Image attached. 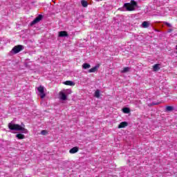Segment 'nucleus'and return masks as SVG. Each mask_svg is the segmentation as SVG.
I'll list each match as a JSON object with an SVG mask.
<instances>
[{
	"label": "nucleus",
	"mask_w": 177,
	"mask_h": 177,
	"mask_svg": "<svg viewBox=\"0 0 177 177\" xmlns=\"http://www.w3.org/2000/svg\"><path fill=\"white\" fill-rule=\"evenodd\" d=\"M136 1L132 0L131 3H126L124 4L123 8H120V10H127L128 12H132L135 10V7L137 6Z\"/></svg>",
	"instance_id": "1"
},
{
	"label": "nucleus",
	"mask_w": 177,
	"mask_h": 177,
	"mask_svg": "<svg viewBox=\"0 0 177 177\" xmlns=\"http://www.w3.org/2000/svg\"><path fill=\"white\" fill-rule=\"evenodd\" d=\"M8 128L10 131H21L22 133H27L28 132L27 129H25L19 124H13L12 122L8 124Z\"/></svg>",
	"instance_id": "2"
},
{
	"label": "nucleus",
	"mask_w": 177,
	"mask_h": 177,
	"mask_svg": "<svg viewBox=\"0 0 177 177\" xmlns=\"http://www.w3.org/2000/svg\"><path fill=\"white\" fill-rule=\"evenodd\" d=\"M23 49H24V46H22V45L15 46L10 51V53L11 55H16L19 52H21Z\"/></svg>",
	"instance_id": "3"
},
{
	"label": "nucleus",
	"mask_w": 177,
	"mask_h": 177,
	"mask_svg": "<svg viewBox=\"0 0 177 177\" xmlns=\"http://www.w3.org/2000/svg\"><path fill=\"white\" fill-rule=\"evenodd\" d=\"M44 19V16L42 15H39L31 23L30 26H35L37 23H39L41 20Z\"/></svg>",
	"instance_id": "4"
},
{
	"label": "nucleus",
	"mask_w": 177,
	"mask_h": 177,
	"mask_svg": "<svg viewBox=\"0 0 177 177\" xmlns=\"http://www.w3.org/2000/svg\"><path fill=\"white\" fill-rule=\"evenodd\" d=\"M37 91H38V92H39L40 97L41 99H44L45 97V96H46V94H45V90H44V86H39L37 88Z\"/></svg>",
	"instance_id": "5"
},
{
	"label": "nucleus",
	"mask_w": 177,
	"mask_h": 177,
	"mask_svg": "<svg viewBox=\"0 0 177 177\" xmlns=\"http://www.w3.org/2000/svg\"><path fill=\"white\" fill-rule=\"evenodd\" d=\"M58 37L64 38L65 37H68V33L66 31H60L59 32Z\"/></svg>",
	"instance_id": "6"
},
{
	"label": "nucleus",
	"mask_w": 177,
	"mask_h": 177,
	"mask_svg": "<svg viewBox=\"0 0 177 177\" xmlns=\"http://www.w3.org/2000/svg\"><path fill=\"white\" fill-rule=\"evenodd\" d=\"M149 26H150V22L149 21H144V22H142V28H149Z\"/></svg>",
	"instance_id": "7"
},
{
	"label": "nucleus",
	"mask_w": 177,
	"mask_h": 177,
	"mask_svg": "<svg viewBox=\"0 0 177 177\" xmlns=\"http://www.w3.org/2000/svg\"><path fill=\"white\" fill-rule=\"evenodd\" d=\"M78 150L79 148L77 147H74L73 148L70 149L69 153H71V154H74L75 153H77Z\"/></svg>",
	"instance_id": "8"
},
{
	"label": "nucleus",
	"mask_w": 177,
	"mask_h": 177,
	"mask_svg": "<svg viewBox=\"0 0 177 177\" xmlns=\"http://www.w3.org/2000/svg\"><path fill=\"white\" fill-rule=\"evenodd\" d=\"M59 96L62 100H67V95L63 92L59 93Z\"/></svg>",
	"instance_id": "9"
},
{
	"label": "nucleus",
	"mask_w": 177,
	"mask_h": 177,
	"mask_svg": "<svg viewBox=\"0 0 177 177\" xmlns=\"http://www.w3.org/2000/svg\"><path fill=\"white\" fill-rule=\"evenodd\" d=\"M125 127H128V122H122L118 127V128H125Z\"/></svg>",
	"instance_id": "10"
},
{
	"label": "nucleus",
	"mask_w": 177,
	"mask_h": 177,
	"mask_svg": "<svg viewBox=\"0 0 177 177\" xmlns=\"http://www.w3.org/2000/svg\"><path fill=\"white\" fill-rule=\"evenodd\" d=\"M64 84L65 85H69L70 86H74V85H75V83H74V82L70 80L64 82Z\"/></svg>",
	"instance_id": "11"
},
{
	"label": "nucleus",
	"mask_w": 177,
	"mask_h": 177,
	"mask_svg": "<svg viewBox=\"0 0 177 177\" xmlns=\"http://www.w3.org/2000/svg\"><path fill=\"white\" fill-rule=\"evenodd\" d=\"M97 68H99V66H95L93 68L88 70V73H96V71H97Z\"/></svg>",
	"instance_id": "12"
},
{
	"label": "nucleus",
	"mask_w": 177,
	"mask_h": 177,
	"mask_svg": "<svg viewBox=\"0 0 177 177\" xmlns=\"http://www.w3.org/2000/svg\"><path fill=\"white\" fill-rule=\"evenodd\" d=\"M160 70V64H156L153 66V71H158Z\"/></svg>",
	"instance_id": "13"
},
{
	"label": "nucleus",
	"mask_w": 177,
	"mask_h": 177,
	"mask_svg": "<svg viewBox=\"0 0 177 177\" xmlns=\"http://www.w3.org/2000/svg\"><path fill=\"white\" fill-rule=\"evenodd\" d=\"M82 68L84 69V70H86L88 68H91V64H88V63H84L82 65Z\"/></svg>",
	"instance_id": "14"
},
{
	"label": "nucleus",
	"mask_w": 177,
	"mask_h": 177,
	"mask_svg": "<svg viewBox=\"0 0 177 177\" xmlns=\"http://www.w3.org/2000/svg\"><path fill=\"white\" fill-rule=\"evenodd\" d=\"M81 4H82V6H83V8H86V6H88V1L85 0H82Z\"/></svg>",
	"instance_id": "15"
},
{
	"label": "nucleus",
	"mask_w": 177,
	"mask_h": 177,
	"mask_svg": "<svg viewBox=\"0 0 177 177\" xmlns=\"http://www.w3.org/2000/svg\"><path fill=\"white\" fill-rule=\"evenodd\" d=\"M95 97L97 98L100 97V90L97 89L95 91Z\"/></svg>",
	"instance_id": "16"
},
{
	"label": "nucleus",
	"mask_w": 177,
	"mask_h": 177,
	"mask_svg": "<svg viewBox=\"0 0 177 177\" xmlns=\"http://www.w3.org/2000/svg\"><path fill=\"white\" fill-rule=\"evenodd\" d=\"M16 138H17V139H24L26 136L24 134L19 133L16 135Z\"/></svg>",
	"instance_id": "17"
},
{
	"label": "nucleus",
	"mask_w": 177,
	"mask_h": 177,
	"mask_svg": "<svg viewBox=\"0 0 177 177\" xmlns=\"http://www.w3.org/2000/svg\"><path fill=\"white\" fill-rule=\"evenodd\" d=\"M129 70H131V68L129 67H125L122 71V73H129Z\"/></svg>",
	"instance_id": "18"
},
{
	"label": "nucleus",
	"mask_w": 177,
	"mask_h": 177,
	"mask_svg": "<svg viewBox=\"0 0 177 177\" xmlns=\"http://www.w3.org/2000/svg\"><path fill=\"white\" fill-rule=\"evenodd\" d=\"M122 111L125 114H128L131 111V110H129V108H123Z\"/></svg>",
	"instance_id": "19"
},
{
	"label": "nucleus",
	"mask_w": 177,
	"mask_h": 177,
	"mask_svg": "<svg viewBox=\"0 0 177 177\" xmlns=\"http://www.w3.org/2000/svg\"><path fill=\"white\" fill-rule=\"evenodd\" d=\"M174 110V106H168L166 107L167 111H172Z\"/></svg>",
	"instance_id": "20"
},
{
	"label": "nucleus",
	"mask_w": 177,
	"mask_h": 177,
	"mask_svg": "<svg viewBox=\"0 0 177 177\" xmlns=\"http://www.w3.org/2000/svg\"><path fill=\"white\" fill-rule=\"evenodd\" d=\"M41 135H48V131L46 130H43L41 131Z\"/></svg>",
	"instance_id": "21"
},
{
	"label": "nucleus",
	"mask_w": 177,
	"mask_h": 177,
	"mask_svg": "<svg viewBox=\"0 0 177 177\" xmlns=\"http://www.w3.org/2000/svg\"><path fill=\"white\" fill-rule=\"evenodd\" d=\"M164 24H165V26H167V27H172V25H171V24L168 23V22H164Z\"/></svg>",
	"instance_id": "22"
},
{
	"label": "nucleus",
	"mask_w": 177,
	"mask_h": 177,
	"mask_svg": "<svg viewBox=\"0 0 177 177\" xmlns=\"http://www.w3.org/2000/svg\"><path fill=\"white\" fill-rule=\"evenodd\" d=\"M158 104H160V102H152L151 104H150V106H158Z\"/></svg>",
	"instance_id": "23"
},
{
	"label": "nucleus",
	"mask_w": 177,
	"mask_h": 177,
	"mask_svg": "<svg viewBox=\"0 0 177 177\" xmlns=\"http://www.w3.org/2000/svg\"><path fill=\"white\" fill-rule=\"evenodd\" d=\"M172 31H173V30L171 29V28H170V29H168V30H167L168 32H172Z\"/></svg>",
	"instance_id": "24"
}]
</instances>
